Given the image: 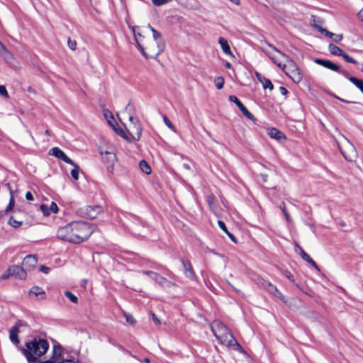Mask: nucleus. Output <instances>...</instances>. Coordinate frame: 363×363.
Here are the masks:
<instances>
[{
    "instance_id": "obj_1",
    "label": "nucleus",
    "mask_w": 363,
    "mask_h": 363,
    "mask_svg": "<svg viewBox=\"0 0 363 363\" xmlns=\"http://www.w3.org/2000/svg\"><path fill=\"white\" fill-rule=\"evenodd\" d=\"M95 227L87 222L74 221L60 227L57 231L59 239L74 244L87 240L94 232Z\"/></svg>"
},
{
    "instance_id": "obj_2",
    "label": "nucleus",
    "mask_w": 363,
    "mask_h": 363,
    "mask_svg": "<svg viewBox=\"0 0 363 363\" xmlns=\"http://www.w3.org/2000/svg\"><path fill=\"white\" fill-rule=\"evenodd\" d=\"M137 28L133 27L132 28L137 48L145 58H156L164 50V40L159 42L152 40H145L144 36L138 32L136 33Z\"/></svg>"
},
{
    "instance_id": "obj_3",
    "label": "nucleus",
    "mask_w": 363,
    "mask_h": 363,
    "mask_svg": "<svg viewBox=\"0 0 363 363\" xmlns=\"http://www.w3.org/2000/svg\"><path fill=\"white\" fill-rule=\"evenodd\" d=\"M49 349V343L47 340L35 337L25 343V347L19 348V350L26 357L28 363H36L38 358L43 356Z\"/></svg>"
},
{
    "instance_id": "obj_4",
    "label": "nucleus",
    "mask_w": 363,
    "mask_h": 363,
    "mask_svg": "<svg viewBox=\"0 0 363 363\" xmlns=\"http://www.w3.org/2000/svg\"><path fill=\"white\" fill-rule=\"evenodd\" d=\"M211 330L216 337L222 343L229 346H237L242 349L229 328L222 322L215 320L211 325Z\"/></svg>"
},
{
    "instance_id": "obj_5",
    "label": "nucleus",
    "mask_w": 363,
    "mask_h": 363,
    "mask_svg": "<svg viewBox=\"0 0 363 363\" xmlns=\"http://www.w3.org/2000/svg\"><path fill=\"white\" fill-rule=\"evenodd\" d=\"M342 145L343 147L338 145L339 149L345 159L349 162L354 161L357 157V153L354 145L346 138H344Z\"/></svg>"
},
{
    "instance_id": "obj_6",
    "label": "nucleus",
    "mask_w": 363,
    "mask_h": 363,
    "mask_svg": "<svg viewBox=\"0 0 363 363\" xmlns=\"http://www.w3.org/2000/svg\"><path fill=\"white\" fill-rule=\"evenodd\" d=\"M128 119L130 122V125L128 131L135 140L138 141L140 139L143 131L141 124L139 121L132 115H129Z\"/></svg>"
},
{
    "instance_id": "obj_7",
    "label": "nucleus",
    "mask_w": 363,
    "mask_h": 363,
    "mask_svg": "<svg viewBox=\"0 0 363 363\" xmlns=\"http://www.w3.org/2000/svg\"><path fill=\"white\" fill-rule=\"evenodd\" d=\"M286 74L294 83L298 84L302 80V74L292 60L290 61V64L288 67L287 71H286Z\"/></svg>"
},
{
    "instance_id": "obj_8",
    "label": "nucleus",
    "mask_w": 363,
    "mask_h": 363,
    "mask_svg": "<svg viewBox=\"0 0 363 363\" xmlns=\"http://www.w3.org/2000/svg\"><path fill=\"white\" fill-rule=\"evenodd\" d=\"M102 161L108 172H111L113 169L114 163L116 161V156L114 153L108 151L101 152Z\"/></svg>"
},
{
    "instance_id": "obj_9",
    "label": "nucleus",
    "mask_w": 363,
    "mask_h": 363,
    "mask_svg": "<svg viewBox=\"0 0 363 363\" xmlns=\"http://www.w3.org/2000/svg\"><path fill=\"white\" fill-rule=\"evenodd\" d=\"M229 100L235 104L242 114L248 119L255 121L256 119L253 114L243 105V104L235 96H230Z\"/></svg>"
},
{
    "instance_id": "obj_10",
    "label": "nucleus",
    "mask_w": 363,
    "mask_h": 363,
    "mask_svg": "<svg viewBox=\"0 0 363 363\" xmlns=\"http://www.w3.org/2000/svg\"><path fill=\"white\" fill-rule=\"evenodd\" d=\"M82 210L83 211L82 213H83L85 217L90 219L96 218L97 216L102 212V208L99 206H87Z\"/></svg>"
},
{
    "instance_id": "obj_11",
    "label": "nucleus",
    "mask_w": 363,
    "mask_h": 363,
    "mask_svg": "<svg viewBox=\"0 0 363 363\" xmlns=\"http://www.w3.org/2000/svg\"><path fill=\"white\" fill-rule=\"evenodd\" d=\"M9 272L11 273L13 277L21 280L26 279L27 276L26 269L18 265H12L9 267Z\"/></svg>"
},
{
    "instance_id": "obj_12",
    "label": "nucleus",
    "mask_w": 363,
    "mask_h": 363,
    "mask_svg": "<svg viewBox=\"0 0 363 363\" xmlns=\"http://www.w3.org/2000/svg\"><path fill=\"white\" fill-rule=\"evenodd\" d=\"M49 154L56 157L57 158L64 161L69 164H74V162L71 160L66 154L59 147H55L50 150Z\"/></svg>"
},
{
    "instance_id": "obj_13",
    "label": "nucleus",
    "mask_w": 363,
    "mask_h": 363,
    "mask_svg": "<svg viewBox=\"0 0 363 363\" xmlns=\"http://www.w3.org/2000/svg\"><path fill=\"white\" fill-rule=\"evenodd\" d=\"M314 62L317 65H321L327 69H329L330 70L340 72V67L339 65L333 63L330 60H324L320 58H316L314 60Z\"/></svg>"
},
{
    "instance_id": "obj_14",
    "label": "nucleus",
    "mask_w": 363,
    "mask_h": 363,
    "mask_svg": "<svg viewBox=\"0 0 363 363\" xmlns=\"http://www.w3.org/2000/svg\"><path fill=\"white\" fill-rule=\"evenodd\" d=\"M38 262L37 257L35 255H27L23 260V267L26 269V271L33 269Z\"/></svg>"
},
{
    "instance_id": "obj_15",
    "label": "nucleus",
    "mask_w": 363,
    "mask_h": 363,
    "mask_svg": "<svg viewBox=\"0 0 363 363\" xmlns=\"http://www.w3.org/2000/svg\"><path fill=\"white\" fill-rule=\"evenodd\" d=\"M143 273L150 276L152 279H153L157 284H158L161 286H164L165 283H169V281L164 277L160 276L159 274L156 272L152 271H143Z\"/></svg>"
},
{
    "instance_id": "obj_16",
    "label": "nucleus",
    "mask_w": 363,
    "mask_h": 363,
    "mask_svg": "<svg viewBox=\"0 0 363 363\" xmlns=\"http://www.w3.org/2000/svg\"><path fill=\"white\" fill-rule=\"evenodd\" d=\"M181 262L182 263V265L184 267V274L186 277L191 279H195L196 275L190 261L186 260L184 258H181Z\"/></svg>"
},
{
    "instance_id": "obj_17",
    "label": "nucleus",
    "mask_w": 363,
    "mask_h": 363,
    "mask_svg": "<svg viewBox=\"0 0 363 363\" xmlns=\"http://www.w3.org/2000/svg\"><path fill=\"white\" fill-rule=\"evenodd\" d=\"M40 208L45 216H50L51 213H56L58 211L57 205L55 202H52L50 206L46 204H41Z\"/></svg>"
},
{
    "instance_id": "obj_18",
    "label": "nucleus",
    "mask_w": 363,
    "mask_h": 363,
    "mask_svg": "<svg viewBox=\"0 0 363 363\" xmlns=\"http://www.w3.org/2000/svg\"><path fill=\"white\" fill-rule=\"evenodd\" d=\"M315 28L325 35L329 37L330 38L333 39V40L335 43H338L342 40V35L341 34H335L332 32L328 31V30L318 26H315Z\"/></svg>"
},
{
    "instance_id": "obj_19",
    "label": "nucleus",
    "mask_w": 363,
    "mask_h": 363,
    "mask_svg": "<svg viewBox=\"0 0 363 363\" xmlns=\"http://www.w3.org/2000/svg\"><path fill=\"white\" fill-rule=\"evenodd\" d=\"M296 247L298 250L299 255L304 261L307 262L314 268L318 269V267L315 262L311 258V257L302 249L301 247H300L298 244H296Z\"/></svg>"
},
{
    "instance_id": "obj_20",
    "label": "nucleus",
    "mask_w": 363,
    "mask_h": 363,
    "mask_svg": "<svg viewBox=\"0 0 363 363\" xmlns=\"http://www.w3.org/2000/svg\"><path fill=\"white\" fill-rule=\"evenodd\" d=\"M19 328L17 325H13L9 330V338L10 340L17 345L20 342L18 338Z\"/></svg>"
},
{
    "instance_id": "obj_21",
    "label": "nucleus",
    "mask_w": 363,
    "mask_h": 363,
    "mask_svg": "<svg viewBox=\"0 0 363 363\" xmlns=\"http://www.w3.org/2000/svg\"><path fill=\"white\" fill-rule=\"evenodd\" d=\"M268 135L272 138L276 139L277 140H279V141L286 139L284 134L275 128H269L268 130Z\"/></svg>"
},
{
    "instance_id": "obj_22",
    "label": "nucleus",
    "mask_w": 363,
    "mask_h": 363,
    "mask_svg": "<svg viewBox=\"0 0 363 363\" xmlns=\"http://www.w3.org/2000/svg\"><path fill=\"white\" fill-rule=\"evenodd\" d=\"M256 76L257 77V79L262 83V87L264 89H269L270 90L273 89L274 86H273L272 82L269 79H267L265 77L262 76L259 73H256Z\"/></svg>"
},
{
    "instance_id": "obj_23",
    "label": "nucleus",
    "mask_w": 363,
    "mask_h": 363,
    "mask_svg": "<svg viewBox=\"0 0 363 363\" xmlns=\"http://www.w3.org/2000/svg\"><path fill=\"white\" fill-rule=\"evenodd\" d=\"M6 186H7L8 189L9 190V192H10V200H9V203L8 204V206H6V210L5 211L6 213L9 212L10 211L12 210V208H13L14 205H15V199H14V196H13V189H11V186L10 185L9 183H6Z\"/></svg>"
},
{
    "instance_id": "obj_24",
    "label": "nucleus",
    "mask_w": 363,
    "mask_h": 363,
    "mask_svg": "<svg viewBox=\"0 0 363 363\" xmlns=\"http://www.w3.org/2000/svg\"><path fill=\"white\" fill-rule=\"evenodd\" d=\"M218 43L220 45L222 50L225 54L229 55H233L231 50H230V45H228V43L226 39H225L223 37H220L218 38Z\"/></svg>"
},
{
    "instance_id": "obj_25",
    "label": "nucleus",
    "mask_w": 363,
    "mask_h": 363,
    "mask_svg": "<svg viewBox=\"0 0 363 363\" xmlns=\"http://www.w3.org/2000/svg\"><path fill=\"white\" fill-rule=\"evenodd\" d=\"M62 351H63V348L62 347L61 345H54L53 346V354H52V357L50 359L54 360V361H55V362H57V361L60 360L62 359L61 356H62Z\"/></svg>"
},
{
    "instance_id": "obj_26",
    "label": "nucleus",
    "mask_w": 363,
    "mask_h": 363,
    "mask_svg": "<svg viewBox=\"0 0 363 363\" xmlns=\"http://www.w3.org/2000/svg\"><path fill=\"white\" fill-rule=\"evenodd\" d=\"M262 286L271 294H276V292H278V289L273 285L272 283L264 280L262 282Z\"/></svg>"
},
{
    "instance_id": "obj_27",
    "label": "nucleus",
    "mask_w": 363,
    "mask_h": 363,
    "mask_svg": "<svg viewBox=\"0 0 363 363\" xmlns=\"http://www.w3.org/2000/svg\"><path fill=\"white\" fill-rule=\"evenodd\" d=\"M328 50L331 55L341 56L342 55L343 50L337 47V45L330 43L328 45Z\"/></svg>"
},
{
    "instance_id": "obj_28",
    "label": "nucleus",
    "mask_w": 363,
    "mask_h": 363,
    "mask_svg": "<svg viewBox=\"0 0 363 363\" xmlns=\"http://www.w3.org/2000/svg\"><path fill=\"white\" fill-rule=\"evenodd\" d=\"M139 167H140L141 171L143 172H144L145 174H150L151 173V168H150V165L148 164V163L145 160H142L139 162Z\"/></svg>"
},
{
    "instance_id": "obj_29",
    "label": "nucleus",
    "mask_w": 363,
    "mask_h": 363,
    "mask_svg": "<svg viewBox=\"0 0 363 363\" xmlns=\"http://www.w3.org/2000/svg\"><path fill=\"white\" fill-rule=\"evenodd\" d=\"M349 80L354 84L363 94V80L359 79L354 77H349Z\"/></svg>"
},
{
    "instance_id": "obj_30",
    "label": "nucleus",
    "mask_w": 363,
    "mask_h": 363,
    "mask_svg": "<svg viewBox=\"0 0 363 363\" xmlns=\"http://www.w3.org/2000/svg\"><path fill=\"white\" fill-rule=\"evenodd\" d=\"M0 55L5 59L12 57L11 53L6 49L5 45L0 41Z\"/></svg>"
},
{
    "instance_id": "obj_31",
    "label": "nucleus",
    "mask_w": 363,
    "mask_h": 363,
    "mask_svg": "<svg viewBox=\"0 0 363 363\" xmlns=\"http://www.w3.org/2000/svg\"><path fill=\"white\" fill-rule=\"evenodd\" d=\"M148 28L152 33L153 39L152 40H155L159 42L160 40H164L162 38V35L160 32L156 30L154 28H152L150 24L148 25Z\"/></svg>"
},
{
    "instance_id": "obj_32",
    "label": "nucleus",
    "mask_w": 363,
    "mask_h": 363,
    "mask_svg": "<svg viewBox=\"0 0 363 363\" xmlns=\"http://www.w3.org/2000/svg\"><path fill=\"white\" fill-rule=\"evenodd\" d=\"M30 294L32 295L33 294L35 296H38L39 295H44L45 294V291L44 290L39 287V286H33L30 289Z\"/></svg>"
},
{
    "instance_id": "obj_33",
    "label": "nucleus",
    "mask_w": 363,
    "mask_h": 363,
    "mask_svg": "<svg viewBox=\"0 0 363 363\" xmlns=\"http://www.w3.org/2000/svg\"><path fill=\"white\" fill-rule=\"evenodd\" d=\"M215 86L218 89H221L224 85V79L223 77H217L214 80Z\"/></svg>"
},
{
    "instance_id": "obj_34",
    "label": "nucleus",
    "mask_w": 363,
    "mask_h": 363,
    "mask_svg": "<svg viewBox=\"0 0 363 363\" xmlns=\"http://www.w3.org/2000/svg\"><path fill=\"white\" fill-rule=\"evenodd\" d=\"M72 165L74 166V168L71 171V175H72V178L74 180H77L79 179V167L75 163H74V164H72Z\"/></svg>"
},
{
    "instance_id": "obj_35",
    "label": "nucleus",
    "mask_w": 363,
    "mask_h": 363,
    "mask_svg": "<svg viewBox=\"0 0 363 363\" xmlns=\"http://www.w3.org/2000/svg\"><path fill=\"white\" fill-rule=\"evenodd\" d=\"M65 296L68 298L72 303H77L78 301V298L69 291H65Z\"/></svg>"
},
{
    "instance_id": "obj_36",
    "label": "nucleus",
    "mask_w": 363,
    "mask_h": 363,
    "mask_svg": "<svg viewBox=\"0 0 363 363\" xmlns=\"http://www.w3.org/2000/svg\"><path fill=\"white\" fill-rule=\"evenodd\" d=\"M341 56L342 57V58L347 62H349V63H352V64H354V65H357V61L356 60H354V58H352V57H350V55H348L347 53H345L344 51L342 52V55H341Z\"/></svg>"
},
{
    "instance_id": "obj_37",
    "label": "nucleus",
    "mask_w": 363,
    "mask_h": 363,
    "mask_svg": "<svg viewBox=\"0 0 363 363\" xmlns=\"http://www.w3.org/2000/svg\"><path fill=\"white\" fill-rule=\"evenodd\" d=\"M266 54L269 56V57L273 61V62L274 64H276L277 66L281 67V64L279 61V59H278L277 56L274 55L273 53H272L270 52H266Z\"/></svg>"
},
{
    "instance_id": "obj_38",
    "label": "nucleus",
    "mask_w": 363,
    "mask_h": 363,
    "mask_svg": "<svg viewBox=\"0 0 363 363\" xmlns=\"http://www.w3.org/2000/svg\"><path fill=\"white\" fill-rule=\"evenodd\" d=\"M9 224L13 226V228H16L22 225L21 221H18L13 216H11L9 220Z\"/></svg>"
},
{
    "instance_id": "obj_39",
    "label": "nucleus",
    "mask_w": 363,
    "mask_h": 363,
    "mask_svg": "<svg viewBox=\"0 0 363 363\" xmlns=\"http://www.w3.org/2000/svg\"><path fill=\"white\" fill-rule=\"evenodd\" d=\"M162 118H163V121L164 123H165V125L169 128H170L171 130L175 131V127L174 125H173V123L169 121V119L167 118V116L164 115L162 116Z\"/></svg>"
},
{
    "instance_id": "obj_40",
    "label": "nucleus",
    "mask_w": 363,
    "mask_h": 363,
    "mask_svg": "<svg viewBox=\"0 0 363 363\" xmlns=\"http://www.w3.org/2000/svg\"><path fill=\"white\" fill-rule=\"evenodd\" d=\"M116 125L118 126L117 128L113 126V130L114 131L120 136H121L122 138H125V139H127V135H125V132L118 125V124L116 123Z\"/></svg>"
},
{
    "instance_id": "obj_41",
    "label": "nucleus",
    "mask_w": 363,
    "mask_h": 363,
    "mask_svg": "<svg viewBox=\"0 0 363 363\" xmlns=\"http://www.w3.org/2000/svg\"><path fill=\"white\" fill-rule=\"evenodd\" d=\"M67 45L69 49L72 50H75L77 48V42L74 40H72L71 38H68L67 40Z\"/></svg>"
},
{
    "instance_id": "obj_42",
    "label": "nucleus",
    "mask_w": 363,
    "mask_h": 363,
    "mask_svg": "<svg viewBox=\"0 0 363 363\" xmlns=\"http://www.w3.org/2000/svg\"><path fill=\"white\" fill-rule=\"evenodd\" d=\"M124 315H125V320L128 323H129L130 324H131L132 325H135V320L134 319V318L133 317L132 315L128 313H124Z\"/></svg>"
},
{
    "instance_id": "obj_43",
    "label": "nucleus",
    "mask_w": 363,
    "mask_h": 363,
    "mask_svg": "<svg viewBox=\"0 0 363 363\" xmlns=\"http://www.w3.org/2000/svg\"><path fill=\"white\" fill-rule=\"evenodd\" d=\"M280 208H281L283 213L284 214V216H285L286 220L287 221H290L291 220V217H290L289 213L286 210L285 204H284V202H282L281 204L280 205Z\"/></svg>"
},
{
    "instance_id": "obj_44",
    "label": "nucleus",
    "mask_w": 363,
    "mask_h": 363,
    "mask_svg": "<svg viewBox=\"0 0 363 363\" xmlns=\"http://www.w3.org/2000/svg\"><path fill=\"white\" fill-rule=\"evenodd\" d=\"M0 94L6 99L9 97L6 88L4 85H0Z\"/></svg>"
},
{
    "instance_id": "obj_45",
    "label": "nucleus",
    "mask_w": 363,
    "mask_h": 363,
    "mask_svg": "<svg viewBox=\"0 0 363 363\" xmlns=\"http://www.w3.org/2000/svg\"><path fill=\"white\" fill-rule=\"evenodd\" d=\"M283 274L288 279H289L291 282H294L295 281L293 274L289 271H288V270L283 271Z\"/></svg>"
},
{
    "instance_id": "obj_46",
    "label": "nucleus",
    "mask_w": 363,
    "mask_h": 363,
    "mask_svg": "<svg viewBox=\"0 0 363 363\" xmlns=\"http://www.w3.org/2000/svg\"><path fill=\"white\" fill-rule=\"evenodd\" d=\"M152 4L155 6H162L163 4H165L169 1H171V0H151Z\"/></svg>"
},
{
    "instance_id": "obj_47",
    "label": "nucleus",
    "mask_w": 363,
    "mask_h": 363,
    "mask_svg": "<svg viewBox=\"0 0 363 363\" xmlns=\"http://www.w3.org/2000/svg\"><path fill=\"white\" fill-rule=\"evenodd\" d=\"M206 201H207L208 206H210V208H212L213 205H214V197H213V196H212V195L208 196L206 197Z\"/></svg>"
},
{
    "instance_id": "obj_48",
    "label": "nucleus",
    "mask_w": 363,
    "mask_h": 363,
    "mask_svg": "<svg viewBox=\"0 0 363 363\" xmlns=\"http://www.w3.org/2000/svg\"><path fill=\"white\" fill-rule=\"evenodd\" d=\"M218 225L219 228H220L222 230H223L225 233H226L227 232H228V229H227V228H226V225H225V223H224L223 221H222V220H218Z\"/></svg>"
},
{
    "instance_id": "obj_49",
    "label": "nucleus",
    "mask_w": 363,
    "mask_h": 363,
    "mask_svg": "<svg viewBox=\"0 0 363 363\" xmlns=\"http://www.w3.org/2000/svg\"><path fill=\"white\" fill-rule=\"evenodd\" d=\"M268 45L274 50L276 52H277L279 55H281V57H284V58H287L288 57L284 54L282 52H281L280 50H279L277 48H276L274 46L270 45V44H268Z\"/></svg>"
},
{
    "instance_id": "obj_50",
    "label": "nucleus",
    "mask_w": 363,
    "mask_h": 363,
    "mask_svg": "<svg viewBox=\"0 0 363 363\" xmlns=\"http://www.w3.org/2000/svg\"><path fill=\"white\" fill-rule=\"evenodd\" d=\"M273 296H276L279 299L281 300L283 302L286 303V301L284 299V296L278 290V292H276V294H274Z\"/></svg>"
},
{
    "instance_id": "obj_51",
    "label": "nucleus",
    "mask_w": 363,
    "mask_h": 363,
    "mask_svg": "<svg viewBox=\"0 0 363 363\" xmlns=\"http://www.w3.org/2000/svg\"><path fill=\"white\" fill-rule=\"evenodd\" d=\"M40 271L44 274H48L50 271V268L45 265L40 267Z\"/></svg>"
},
{
    "instance_id": "obj_52",
    "label": "nucleus",
    "mask_w": 363,
    "mask_h": 363,
    "mask_svg": "<svg viewBox=\"0 0 363 363\" xmlns=\"http://www.w3.org/2000/svg\"><path fill=\"white\" fill-rule=\"evenodd\" d=\"M10 277H12V274H11V273L9 272V268H8L6 272H4L2 274V275L1 276V279H8Z\"/></svg>"
},
{
    "instance_id": "obj_53",
    "label": "nucleus",
    "mask_w": 363,
    "mask_h": 363,
    "mask_svg": "<svg viewBox=\"0 0 363 363\" xmlns=\"http://www.w3.org/2000/svg\"><path fill=\"white\" fill-rule=\"evenodd\" d=\"M336 98H337L338 100H340V101H341L342 102L345 103V104H354V105H358V106L362 105L360 103H357V102H352V101H347V100H345V99H341V98L337 97V96H336Z\"/></svg>"
},
{
    "instance_id": "obj_54",
    "label": "nucleus",
    "mask_w": 363,
    "mask_h": 363,
    "mask_svg": "<svg viewBox=\"0 0 363 363\" xmlns=\"http://www.w3.org/2000/svg\"><path fill=\"white\" fill-rule=\"evenodd\" d=\"M105 116H106V119H107L108 123L111 125H112L113 127L114 126V125L112 124V122H114V123L116 124V122L115 121L114 118H113V115H112L111 113H110V118H108V116H107V115H106V114H105Z\"/></svg>"
},
{
    "instance_id": "obj_55",
    "label": "nucleus",
    "mask_w": 363,
    "mask_h": 363,
    "mask_svg": "<svg viewBox=\"0 0 363 363\" xmlns=\"http://www.w3.org/2000/svg\"><path fill=\"white\" fill-rule=\"evenodd\" d=\"M227 235L230 238V239L235 243L237 242V238H235V236L232 234L231 233H230L229 231L226 233Z\"/></svg>"
},
{
    "instance_id": "obj_56",
    "label": "nucleus",
    "mask_w": 363,
    "mask_h": 363,
    "mask_svg": "<svg viewBox=\"0 0 363 363\" xmlns=\"http://www.w3.org/2000/svg\"><path fill=\"white\" fill-rule=\"evenodd\" d=\"M26 199L28 201H33L34 200L33 196V194H32V193L30 191H27L26 192Z\"/></svg>"
},
{
    "instance_id": "obj_57",
    "label": "nucleus",
    "mask_w": 363,
    "mask_h": 363,
    "mask_svg": "<svg viewBox=\"0 0 363 363\" xmlns=\"http://www.w3.org/2000/svg\"><path fill=\"white\" fill-rule=\"evenodd\" d=\"M280 94L283 96H286L288 93V90L284 86L279 87Z\"/></svg>"
},
{
    "instance_id": "obj_58",
    "label": "nucleus",
    "mask_w": 363,
    "mask_h": 363,
    "mask_svg": "<svg viewBox=\"0 0 363 363\" xmlns=\"http://www.w3.org/2000/svg\"><path fill=\"white\" fill-rule=\"evenodd\" d=\"M152 317L153 321L157 325H160V320L158 319V318L156 316V315L155 313H152Z\"/></svg>"
},
{
    "instance_id": "obj_59",
    "label": "nucleus",
    "mask_w": 363,
    "mask_h": 363,
    "mask_svg": "<svg viewBox=\"0 0 363 363\" xmlns=\"http://www.w3.org/2000/svg\"><path fill=\"white\" fill-rule=\"evenodd\" d=\"M359 18L363 21V8L358 13Z\"/></svg>"
},
{
    "instance_id": "obj_60",
    "label": "nucleus",
    "mask_w": 363,
    "mask_h": 363,
    "mask_svg": "<svg viewBox=\"0 0 363 363\" xmlns=\"http://www.w3.org/2000/svg\"><path fill=\"white\" fill-rule=\"evenodd\" d=\"M132 108H133V106H132V105H130V104H128L127 105V106H126V110H127L128 111H131V109H132Z\"/></svg>"
},
{
    "instance_id": "obj_61",
    "label": "nucleus",
    "mask_w": 363,
    "mask_h": 363,
    "mask_svg": "<svg viewBox=\"0 0 363 363\" xmlns=\"http://www.w3.org/2000/svg\"><path fill=\"white\" fill-rule=\"evenodd\" d=\"M40 363H56V362H55V361H54V360L48 359V360H47V361L42 362H40Z\"/></svg>"
},
{
    "instance_id": "obj_62",
    "label": "nucleus",
    "mask_w": 363,
    "mask_h": 363,
    "mask_svg": "<svg viewBox=\"0 0 363 363\" xmlns=\"http://www.w3.org/2000/svg\"><path fill=\"white\" fill-rule=\"evenodd\" d=\"M143 362L144 363H150V359L149 358H145Z\"/></svg>"
},
{
    "instance_id": "obj_63",
    "label": "nucleus",
    "mask_w": 363,
    "mask_h": 363,
    "mask_svg": "<svg viewBox=\"0 0 363 363\" xmlns=\"http://www.w3.org/2000/svg\"><path fill=\"white\" fill-rule=\"evenodd\" d=\"M340 73L344 74L345 76H347V74H348V73L346 71L341 70V69H340Z\"/></svg>"
},
{
    "instance_id": "obj_64",
    "label": "nucleus",
    "mask_w": 363,
    "mask_h": 363,
    "mask_svg": "<svg viewBox=\"0 0 363 363\" xmlns=\"http://www.w3.org/2000/svg\"><path fill=\"white\" fill-rule=\"evenodd\" d=\"M225 67L228 69H230L231 67V64L230 62H226L225 64Z\"/></svg>"
}]
</instances>
